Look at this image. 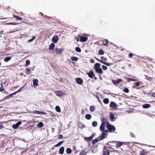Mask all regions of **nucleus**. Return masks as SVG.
<instances>
[{
	"mask_svg": "<svg viewBox=\"0 0 155 155\" xmlns=\"http://www.w3.org/2000/svg\"><path fill=\"white\" fill-rule=\"evenodd\" d=\"M21 122L18 121L15 124H14L13 125L12 127L14 129H17L18 128V127L21 124Z\"/></svg>",
	"mask_w": 155,
	"mask_h": 155,
	"instance_id": "6e6552de",
	"label": "nucleus"
},
{
	"mask_svg": "<svg viewBox=\"0 0 155 155\" xmlns=\"http://www.w3.org/2000/svg\"><path fill=\"white\" fill-rule=\"evenodd\" d=\"M52 132H54V129L53 128V127H52Z\"/></svg>",
	"mask_w": 155,
	"mask_h": 155,
	"instance_id": "0e129e2a",
	"label": "nucleus"
},
{
	"mask_svg": "<svg viewBox=\"0 0 155 155\" xmlns=\"http://www.w3.org/2000/svg\"><path fill=\"white\" fill-rule=\"evenodd\" d=\"M13 17L14 18H15L16 19H17L21 21V19H22L21 18L19 17L17 15H13Z\"/></svg>",
	"mask_w": 155,
	"mask_h": 155,
	"instance_id": "c85d7f7f",
	"label": "nucleus"
},
{
	"mask_svg": "<svg viewBox=\"0 0 155 155\" xmlns=\"http://www.w3.org/2000/svg\"><path fill=\"white\" fill-rule=\"evenodd\" d=\"M108 131L105 130L102 133V135L100 137V139L101 140H102L103 139L106 138L107 136V134Z\"/></svg>",
	"mask_w": 155,
	"mask_h": 155,
	"instance_id": "423d86ee",
	"label": "nucleus"
},
{
	"mask_svg": "<svg viewBox=\"0 0 155 155\" xmlns=\"http://www.w3.org/2000/svg\"><path fill=\"white\" fill-rule=\"evenodd\" d=\"M85 118L87 120H90L91 117V116L90 114H86L85 116Z\"/></svg>",
	"mask_w": 155,
	"mask_h": 155,
	"instance_id": "412c9836",
	"label": "nucleus"
},
{
	"mask_svg": "<svg viewBox=\"0 0 155 155\" xmlns=\"http://www.w3.org/2000/svg\"><path fill=\"white\" fill-rule=\"evenodd\" d=\"M98 100L100 103H101V102L99 99H98Z\"/></svg>",
	"mask_w": 155,
	"mask_h": 155,
	"instance_id": "338daca9",
	"label": "nucleus"
},
{
	"mask_svg": "<svg viewBox=\"0 0 155 155\" xmlns=\"http://www.w3.org/2000/svg\"><path fill=\"white\" fill-rule=\"evenodd\" d=\"M112 81L114 85H117L122 81V80L121 79H118L116 80L112 79Z\"/></svg>",
	"mask_w": 155,
	"mask_h": 155,
	"instance_id": "7ed1b4c3",
	"label": "nucleus"
},
{
	"mask_svg": "<svg viewBox=\"0 0 155 155\" xmlns=\"http://www.w3.org/2000/svg\"><path fill=\"white\" fill-rule=\"evenodd\" d=\"M130 135L132 137H134L135 135L133 133H132V132H130Z\"/></svg>",
	"mask_w": 155,
	"mask_h": 155,
	"instance_id": "6e6d98bb",
	"label": "nucleus"
},
{
	"mask_svg": "<svg viewBox=\"0 0 155 155\" xmlns=\"http://www.w3.org/2000/svg\"><path fill=\"white\" fill-rule=\"evenodd\" d=\"M102 68L104 70H106L107 69V67L104 65L102 66Z\"/></svg>",
	"mask_w": 155,
	"mask_h": 155,
	"instance_id": "79ce46f5",
	"label": "nucleus"
},
{
	"mask_svg": "<svg viewBox=\"0 0 155 155\" xmlns=\"http://www.w3.org/2000/svg\"><path fill=\"white\" fill-rule=\"evenodd\" d=\"M16 94V93H15L14 92L12 94H10L9 95V97H12V95H14V94Z\"/></svg>",
	"mask_w": 155,
	"mask_h": 155,
	"instance_id": "8fccbe9b",
	"label": "nucleus"
},
{
	"mask_svg": "<svg viewBox=\"0 0 155 155\" xmlns=\"http://www.w3.org/2000/svg\"><path fill=\"white\" fill-rule=\"evenodd\" d=\"M106 127L109 132H114L115 130V127L114 126L109 124V123H107V125L106 126Z\"/></svg>",
	"mask_w": 155,
	"mask_h": 155,
	"instance_id": "f03ea898",
	"label": "nucleus"
},
{
	"mask_svg": "<svg viewBox=\"0 0 155 155\" xmlns=\"http://www.w3.org/2000/svg\"><path fill=\"white\" fill-rule=\"evenodd\" d=\"M82 153L81 152L80 154H79V155H82Z\"/></svg>",
	"mask_w": 155,
	"mask_h": 155,
	"instance_id": "774afa93",
	"label": "nucleus"
},
{
	"mask_svg": "<svg viewBox=\"0 0 155 155\" xmlns=\"http://www.w3.org/2000/svg\"><path fill=\"white\" fill-rule=\"evenodd\" d=\"M110 114V120L112 121H114V120L115 119V118L114 117V114L111 113L110 112L109 113Z\"/></svg>",
	"mask_w": 155,
	"mask_h": 155,
	"instance_id": "f8f14e48",
	"label": "nucleus"
},
{
	"mask_svg": "<svg viewBox=\"0 0 155 155\" xmlns=\"http://www.w3.org/2000/svg\"><path fill=\"white\" fill-rule=\"evenodd\" d=\"M105 124H101L100 127V130L101 131H103L105 128Z\"/></svg>",
	"mask_w": 155,
	"mask_h": 155,
	"instance_id": "aec40b11",
	"label": "nucleus"
},
{
	"mask_svg": "<svg viewBox=\"0 0 155 155\" xmlns=\"http://www.w3.org/2000/svg\"><path fill=\"white\" fill-rule=\"evenodd\" d=\"M108 42V41L107 40L105 41V43H104L103 44V45H104L106 46L107 45Z\"/></svg>",
	"mask_w": 155,
	"mask_h": 155,
	"instance_id": "de8ad7c7",
	"label": "nucleus"
},
{
	"mask_svg": "<svg viewBox=\"0 0 155 155\" xmlns=\"http://www.w3.org/2000/svg\"><path fill=\"white\" fill-rule=\"evenodd\" d=\"M64 148L63 147H61L59 150V153L60 154H63L64 153Z\"/></svg>",
	"mask_w": 155,
	"mask_h": 155,
	"instance_id": "6ab92c4d",
	"label": "nucleus"
},
{
	"mask_svg": "<svg viewBox=\"0 0 155 155\" xmlns=\"http://www.w3.org/2000/svg\"><path fill=\"white\" fill-rule=\"evenodd\" d=\"M97 123L96 121H94L92 122V125L94 127H96L97 125Z\"/></svg>",
	"mask_w": 155,
	"mask_h": 155,
	"instance_id": "2f4dec72",
	"label": "nucleus"
},
{
	"mask_svg": "<svg viewBox=\"0 0 155 155\" xmlns=\"http://www.w3.org/2000/svg\"><path fill=\"white\" fill-rule=\"evenodd\" d=\"M54 44L53 43H51L49 46V50H51L53 49L54 48Z\"/></svg>",
	"mask_w": 155,
	"mask_h": 155,
	"instance_id": "5701e85b",
	"label": "nucleus"
},
{
	"mask_svg": "<svg viewBox=\"0 0 155 155\" xmlns=\"http://www.w3.org/2000/svg\"><path fill=\"white\" fill-rule=\"evenodd\" d=\"M25 70L26 71V74H29L30 73L31 71L29 68H26Z\"/></svg>",
	"mask_w": 155,
	"mask_h": 155,
	"instance_id": "c9c22d12",
	"label": "nucleus"
},
{
	"mask_svg": "<svg viewBox=\"0 0 155 155\" xmlns=\"http://www.w3.org/2000/svg\"><path fill=\"white\" fill-rule=\"evenodd\" d=\"M58 38L57 35L54 36L52 38L53 42L54 43H56L58 41Z\"/></svg>",
	"mask_w": 155,
	"mask_h": 155,
	"instance_id": "9d476101",
	"label": "nucleus"
},
{
	"mask_svg": "<svg viewBox=\"0 0 155 155\" xmlns=\"http://www.w3.org/2000/svg\"><path fill=\"white\" fill-rule=\"evenodd\" d=\"M4 90V88H3V87H0V91H3Z\"/></svg>",
	"mask_w": 155,
	"mask_h": 155,
	"instance_id": "4d7b16f0",
	"label": "nucleus"
},
{
	"mask_svg": "<svg viewBox=\"0 0 155 155\" xmlns=\"http://www.w3.org/2000/svg\"><path fill=\"white\" fill-rule=\"evenodd\" d=\"M82 152V155H86L87 153V152H84V151H83Z\"/></svg>",
	"mask_w": 155,
	"mask_h": 155,
	"instance_id": "3c124183",
	"label": "nucleus"
},
{
	"mask_svg": "<svg viewBox=\"0 0 155 155\" xmlns=\"http://www.w3.org/2000/svg\"><path fill=\"white\" fill-rule=\"evenodd\" d=\"M147 95L150 96L155 97V93L152 92L149 93L147 94Z\"/></svg>",
	"mask_w": 155,
	"mask_h": 155,
	"instance_id": "bb28decb",
	"label": "nucleus"
},
{
	"mask_svg": "<svg viewBox=\"0 0 155 155\" xmlns=\"http://www.w3.org/2000/svg\"><path fill=\"white\" fill-rule=\"evenodd\" d=\"M87 40V37L81 36L80 37V41H85Z\"/></svg>",
	"mask_w": 155,
	"mask_h": 155,
	"instance_id": "ddd939ff",
	"label": "nucleus"
},
{
	"mask_svg": "<svg viewBox=\"0 0 155 155\" xmlns=\"http://www.w3.org/2000/svg\"><path fill=\"white\" fill-rule=\"evenodd\" d=\"M33 113H35L37 114H46V113L45 112H42L41 111H38L35 110L33 112Z\"/></svg>",
	"mask_w": 155,
	"mask_h": 155,
	"instance_id": "a211bd4d",
	"label": "nucleus"
},
{
	"mask_svg": "<svg viewBox=\"0 0 155 155\" xmlns=\"http://www.w3.org/2000/svg\"><path fill=\"white\" fill-rule=\"evenodd\" d=\"M63 50V48H56L54 49V51L57 54L61 53H62Z\"/></svg>",
	"mask_w": 155,
	"mask_h": 155,
	"instance_id": "0eeeda50",
	"label": "nucleus"
},
{
	"mask_svg": "<svg viewBox=\"0 0 155 155\" xmlns=\"http://www.w3.org/2000/svg\"><path fill=\"white\" fill-rule=\"evenodd\" d=\"M75 39L77 41H79V39L78 37H75Z\"/></svg>",
	"mask_w": 155,
	"mask_h": 155,
	"instance_id": "5fc2aeb1",
	"label": "nucleus"
},
{
	"mask_svg": "<svg viewBox=\"0 0 155 155\" xmlns=\"http://www.w3.org/2000/svg\"><path fill=\"white\" fill-rule=\"evenodd\" d=\"M101 65L99 63H96L94 66L95 71L97 73L102 74L103 73V71L101 68Z\"/></svg>",
	"mask_w": 155,
	"mask_h": 155,
	"instance_id": "f257e3e1",
	"label": "nucleus"
},
{
	"mask_svg": "<svg viewBox=\"0 0 155 155\" xmlns=\"http://www.w3.org/2000/svg\"><path fill=\"white\" fill-rule=\"evenodd\" d=\"M132 111H133V110H131L130 111H128V110L127 111L128 113L131 112H132Z\"/></svg>",
	"mask_w": 155,
	"mask_h": 155,
	"instance_id": "e2e57ef3",
	"label": "nucleus"
},
{
	"mask_svg": "<svg viewBox=\"0 0 155 155\" xmlns=\"http://www.w3.org/2000/svg\"><path fill=\"white\" fill-rule=\"evenodd\" d=\"M10 98L9 97V96L8 95L6 96L5 97V99H8Z\"/></svg>",
	"mask_w": 155,
	"mask_h": 155,
	"instance_id": "052dcab7",
	"label": "nucleus"
},
{
	"mask_svg": "<svg viewBox=\"0 0 155 155\" xmlns=\"http://www.w3.org/2000/svg\"><path fill=\"white\" fill-rule=\"evenodd\" d=\"M111 64H110V63H107L106 62H105V65L108 66L110 65Z\"/></svg>",
	"mask_w": 155,
	"mask_h": 155,
	"instance_id": "603ef678",
	"label": "nucleus"
},
{
	"mask_svg": "<svg viewBox=\"0 0 155 155\" xmlns=\"http://www.w3.org/2000/svg\"><path fill=\"white\" fill-rule=\"evenodd\" d=\"M136 86H138L140 85V84L139 82H136L134 83Z\"/></svg>",
	"mask_w": 155,
	"mask_h": 155,
	"instance_id": "09e8293b",
	"label": "nucleus"
},
{
	"mask_svg": "<svg viewBox=\"0 0 155 155\" xmlns=\"http://www.w3.org/2000/svg\"><path fill=\"white\" fill-rule=\"evenodd\" d=\"M24 87V86H23L21 87L18 91H16V92H15V93H16V94L18 92L20 91Z\"/></svg>",
	"mask_w": 155,
	"mask_h": 155,
	"instance_id": "a19ab883",
	"label": "nucleus"
},
{
	"mask_svg": "<svg viewBox=\"0 0 155 155\" xmlns=\"http://www.w3.org/2000/svg\"><path fill=\"white\" fill-rule=\"evenodd\" d=\"M129 81H136L135 79H129Z\"/></svg>",
	"mask_w": 155,
	"mask_h": 155,
	"instance_id": "bf43d9fd",
	"label": "nucleus"
},
{
	"mask_svg": "<svg viewBox=\"0 0 155 155\" xmlns=\"http://www.w3.org/2000/svg\"><path fill=\"white\" fill-rule=\"evenodd\" d=\"M110 107L116 110L118 107V105L115 102H111L110 104Z\"/></svg>",
	"mask_w": 155,
	"mask_h": 155,
	"instance_id": "20e7f679",
	"label": "nucleus"
},
{
	"mask_svg": "<svg viewBox=\"0 0 155 155\" xmlns=\"http://www.w3.org/2000/svg\"><path fill=\"white\" fill-rule=\"evenodd\" d=\"M150 107V105L149 104H146V108H147Z\"/></svg>",
	"mask_w": 155,
	"mask_h": 155,
	"instance_id": "a18cd8bd",
	"label": "nucleus"
},
{
	"mask_svg": "<svg viewBox=\"0 0 155 155\" xmlns=\"http://www.w3.org/2000/svg\"><path fill=\"white\" fill-rule=\"evenodd\" d=\"M66 151L67 154H69L71 153V150L70 148H68L66 149Z\"/></svg>",
	"mask_w": 155,
	"mask_h": 155,
	"instance_id": "c756f323",
	"label": "nucleus"
},
{
	"mask_svg": "<svg viewBox=\"0 0 155 155\" xmlns=\"http://www.w3.org/2000/svg\"><path fill=\"white\" fill-rule=\"evenodd\" d=\"M143 107L144 108H145V104H144L143 105Z\"/></svg>",
	"mask_w": 155,
	"mask_h": 155,
	"instance_id": "69168bd1",
	"label": "nucleus"
},
{
	"mask_svg": "<svg viewBox=\"0 0 155 155\" xmlns=\"http://www.w3.org/2000/svg\"><path fill=\"white\" fill-rule=\"evenodd\" d=\"M55 109L58 112H60L61 111V109L60 107L58 106H56L55 107Z\"/></svg>",
	"mask_w": 155,
	"mask_h": 155,
	"instance_id": "a878e982",
	"label": "nucleus"
},
{
	"mask_svg": "<svg viewBox=\"0 0 155 155\" xmlns=\"http://www.w3.org/2000/svg\"><path fill=\"white\" fill-rule=\"evenodd\" d=\"M35 37H33L31 39L29 40H28V42H31L32 41H33L35 39Z\"/></svg>",
	"mask_w": 155,
	"mask_h": 155,
	"instance_id": "ea45409f",
	"label": "nucleus"
},
{
	"mask_svg": "<svg viewBox=\"0 0 155 155\" xmlns=\"http://www.w3.org/2000/svg\"><path fill=\"white\" fill-rule=\"evenodd\" d=\"M124 142H121L120 141H116V146L117 147H120L122 145L124 144Z\"/></svg>",
	"mask_w": 155,
	"mask_h": 155,
	"instance_id": "9b49d317",
	"label": "nucleus"
},
{
	"mask_svg": "<svg viewBox=\"0 0 155 155\" xmlns=\"http://www.w3.org/2000/svg\"><path fill=\"white\" fill-rule=\"evenodd\" d=\"M30 64V61L29 60H27L25 62V66L27 67Z\"/></svg>",
	"mask_w": 155,
	"mask_h": 155,
	"instance_id": "7c9ffc66",
	"label": "nucleus"
},
{
	"mask_svg": "<svg viewBox=\"0 0 155 155\" xmlns=\"http://www.w3.org/2000/svg\"><path fill=\"white\" fill-rule=\"evenodd\" d=\"M55 93L58 96H62L66 94L65 92L62 91H56Z\"/></svg>",
	"mask_w": 155,
	"mask_h": 155,
	"instance_id": "39448f33",
	"label": "nucleus"
},
{
	"mask_svg": "<svg viewBox=\"0 0 155 155\" xmlns=\"http://www.w3.org/2000/svg\"><path fill=\"white\" fill-rule=\"evenodd\" d=\"M71 59L74 61H76L78 60V58L75 57H71Z\"/></svg>",
	"mask_w": 155,
	"mask_h": 155,
	"instance_id": "393cba45",
	"label": "nucleus"
},
{
	"mask_svg": "<svg viewBox=\"0 0 155 155\" xmlns=\"http://www.w3.org/2000/svg\"><path fill=\"white\" fill-rule=\"evenodd\" d=\"M11 59V58L10 57H7L6 58H5L4 59V60L5 61L7 62L10 60Z\"/></svg>",
	"mask_w": 155,
	"mask_h": 155,
	"instance_id": "b1692460",
	"label": "nucleus"
},
{
	"mask_svg": "<svg viewBox=\"0 0 155 155\" xmlns=\"http://www.w3.org/2000/svg\"><path fill=\"white\" fill-rule=\"evenodd\" d=\"M100 61L101 62V63H102L103 64H105V62H104V61H101V60Z\"/></svg>",
	"mask_w": 155,
	"mask_h": 155,
	"instance_id": "680f3d73",
	"label": "nucleus"
},
{
	"mask_svg": "<svg viewBox=\"0 0 155 155\" xmlns=\"http://www.w3.org/2000/svg\"><path fill=\"white\" fill-rule=\"evenodd\" d=\"M33 84L34 87H36L38 85V81L37 79H33Z\"/></svg>",
	"mask_w": 155,
	"mask_h": 155,
	"instance_id": "4468645a",
	"label": "nucleus"
},
{
	"mask_svg": "<svg viewBox=\"0 0 155 155\" xmlns=\"http://www.w3.org/2000/svg\"><path fill=\"white\" fill-rule=\"evenodd\" d=\"M75 50L78 52H80L81 51V49L79 47H76L75 48Z\"/></svg>",
	"mask_w": 155,
	"mask_h": 155,
	"instance_id": "4c0bfd02",
	"label": "nucleus"
},
{
	"mask_svg": "<svg viewBox=\"0 0 155 155\" xmlns=\"http://www.w3.org/2000/svg\"><path fill=\"white\" fill-rule=\"evenodd\" d=\"M140 155H145L144 153L143 152H140Z\"/></svg>",
	"mask_w": 155,
	"mask_h": 155,
	"instance_id": "13d9d810",
	"label": "nucleus"
},
{
	"mask_svg": "<svg viewBox=\"0 0 155 155\" xmlns=\"http://www.w3.org/2000/svg\"><path fill=\"white\" fill-rule=\"evenodd\" d=\"M91 62L92 63H93L94 62V61L93 59H91L90 60Z\"/></svg>",
	"mask_w": 155,
	"mask_h": 155,
	"instance_id": "864d4df0",
	"label": "nucleus"
},
{
	"mask_svg": "<svg viewBox=\"0 0 155 155\" xmlns=\"http://www.w3.org/2000/svg\"><path fill=\"white\" fill-rule=\"evenodd\" d=\"M134 55V54H133L131 53H130L129 55V58H132V57Z\"/></svg>",
	"mask_w": 155,
	"mask_h": 155,
	"instance_id": "c03bdc74",
	"label": "nucleus"
},
{
	"mask_svg": "<svg viewBox=\"0 0 155 155\" xmlns=\"http://www.w3.org/2000/svg\"><path fill=\"white\" fill-rule=\"evenodd\" d=\"M109 100L107 98H104L103 100V102L105 104H108L109 103Z\"/></svg>",
	"mask_w": 155,
	"mask_h": 155,
	"instance_id": "4be33fe9",
	"label": "nucleus"
},
{
	"mask_svg": "<svg viewBox=\"0 0 155 155\" xmlns=\"http://www.w3.org/2000/svg\"><path fill=\"white\" fill-rule=\"evenodd\" d=\"M99 54L100 55H102L104 54V51L103 50L101 49L99 51Z\"/></svg>",
	"mask_w": 155,
	"mask_h": 155,
	"instance_id": "f704fd0d",
	"label": "nucleus"
},
{
	"mask_svg": "<svg viewBox=\"0 0 155 155\" xmlns=\"http://www.w3.org/2000/svg\"><path fill=\"white\" fill-rule=\"evenodd\" d=\"M63 142V141H62L58 142L57 144L55 145V147H58L61 145Z\"/></svg>",
	"mask_w": 155,
	"mask_h": 155,
	"instance_id": "72a5a7b5",
	"label": "nucleus"
},
{
	"mask_svg": "<svg viewBox=\"0 0 155 155\" xmlns=\"http://www.w3.org/2000/svg\"><path fill=\"white\" fill-rule=\"evenodd\" d=\"M94 137V135H92L91 136L89 137H84V140H86L87 141H90L91 139L93 138V137Z\"/></svg>",
	"mask_w": 155,
	"mask_h": 155,
	"instance_id": "f3484780",
	"label": "nucleus"
},
{
	"mask_svg": "<svg viewBox=\"0 0 155 155\" xmlns=\"http://www.w3.org/2000/svg\"><path fill=\"white\" fill-rule=\"evenodd\" d=\"M58 137L59 139H62L63 137V136L62 134H60L58 135Z\"/></svg>",
	"mask_w": 155,
	"mask_h": 155,
	"instance_id": "49530a36",
	"label": "nucleus"
},
{
	"mask_svg": "<svg viewBox=\"0 0 155 155\" xmlns=\"http://www.w3.org/2000/svg\"><path fill=\"white\" fill-rule=\"evenodd\" d=\"M124 91L126 93H128L129 92V90L128 88H126L124 89Z\"/></svg>",
	"mask_w": 155,
	"mask_h": 155,
	"instance_id": "e433bc0d",
	"label": "nucleus"
},
{
	"mask_svg": "<svg viewBox=\"0 0 155 155\" xmlns=\"http://www.w3.org/2000/svg\"><path fill=\"white\" fill-rule=\"evenodd\" d=\"M43 125V124L42 122H40L37 125V126L39 127H42Z\"/></svg>",
	"mask_w": 155,
	"mask_h": 155,
	"instance_id": "cd10ccee",
	"label": "nucleus"
},
{
	"mask_svg": "<svg viewBox=\"0 0 155 155\" xmlns=\"http://www.w3.org/2000/svg\"><path fill=\"white\" fill-rule=\"evenodd\" d=\"M90 110L92 112L94 111L95 109V107L93 106H90Z\"/></svg>",
	"mask_w": 155,
	"mask_h": 155,
	"instance_id": "473e14b6",
	"label": "nucleus"
},
{
	"mask_svg": "<svg viewBox=\"0 0 155 155\" xmlns=\"http://www.w3.org/2000/svg\"><path fill=\"white\" fill-rule=\"evenodd\" d=\"M88 75L90 78H93L95 74L92 71H90V72L88 73Z\"/></svg>",
	"mask_w": 155,
	"mask_h": 155,
	"instance_id": "2eb2a0df",
	"label": "nucleus"
},
{
	"mask_svg": "<svg viewBox=\"0 0 155 155\" xmlns=\"http://www.w3.org/2000/svg\"><path fill=\"white\" fill-rule=\"evenodd\" d=\"M76 82L78 84H81L83 83V80L80 78H78L76 79Z\"/></svg>",
	"mask_w": 155,
	"mask_h": 155,
	"instance_id": "dca6fc26",
	"label": "nucleus"
},
{
	"mask_svg": "<svg viewBox=\"0 0 155 155\" xmlns=\"http://www.w3.org/2000/svg\"><path fill=\"white\" fill-rule=\"evenodd\" d=\"M98 139H95L93 141L92 143L93 144H95L98 141Z\"/></svg>",
	"mask_w": 155,
	"mask_h": 155,
	"instance_id": "58836bf2",
	"label": "nucleus"
},
{
	"mask_svg": "<svg viewBox=\"0 0 155 155\" xmlns=\"http://www.w3.org/2000/svg\"><path fill=\"white\" fill-rule=\"evenodd\" d=\"M109 153L108 151H105L104 152V155H109Z\"/></svg>",
	"mask_w": 155,
	"mask_h": 155,
	"instance_id": "37998d69",
	"label": "nucleus"
},
{
	"mask_svg": "<svg viewBox=\"0 0 155 155\" xmlns=\"http://www.w3.org/2000/svg\"><path fill=\"white\" fill-rule=\"evenodd\" d=\"M101 120L102 124H106L107 125V123H108V122L106 118L104 117H102L101 118Z\"/></svg>",
	"mask_w": 155,
	"mask_h": 155,
	"instance_id": "1a4fd4ad",
	"label": "nucleus"
}]
</instances>
